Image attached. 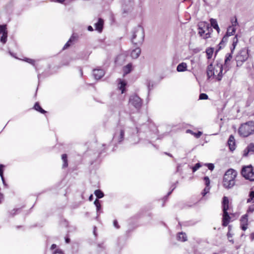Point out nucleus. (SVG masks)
<instances>
[{
    "label": "nucleus",
    "mask_w": 254,
    "mask_h": 254,
    "mask_svg": "<svg viewBox=\"0 0 254 254\" xmlns=\"http://www.w3.org/2000/svg\"><path fill=\"white\" fill-rule=\"evenodd\" d=\"M210 22L211 24L210 26L208 23L204 21L200 22L198 24V33L200 37L204 39L210 37V35L212 31V27L216 29L218 33H219L220 30L216 19L211 18Z\"/></svg>",
    "instance_id": "1"
},
{
    "label": "nucleus",
    "mask_w": 254,
    "mask_h": 254,
    "mask_svg": "<svg viewBox=\"0 0 254 254\" xmlns=\"http://www.w3.org/2000/svg\"><path fill=\"white\" fill-rule=\"evenodd\" d=\"M237 172L233 169H228L223 175V187L229 189L235 185Z\"/></svg>",
    "instance_id": "2"
},
{
    "label": "nucleus",
    "mask_w": 254,
    "mask_h": 254,
    "mask_svg": "<svg viewBox=\"0 0 254 254\" xmlns=\"http://www.w3.org/2000/svg\"><path fill=\"white\" fill-rule=\"evenodd\" d=\"M126 129L127 127L123 125L121 121H120L115 129V131L113 137L112 141L115 144L121 143L124 140L125 138V132Z\"/></svg>",
    "instance_id": "3"
},
{
    "label": "nucleus",
    "mask_w": 254,
    "mask_h": 254,
    "mask_svg": "<svg viewBox=\"0 0 254 254\" xmlns=\"http://www.w3.org/2000/svg\"><path fill=\"white\" fill-rule=\"evenodd\" d=\"M144 29L141 26L138 25L134 29L132 32L131 42L136 45H141L144 41Z\"/></svg>",
    "instance_id": "4"
},
{
    "label": "nucleus",
    "mask_w": 254,
    "mask_h": 254,
    "mask_svg": "<svg viewBox=\"0 0 254 254\" xmlns=\"http://www.w3.org/2000/svg\"><path fill=\"white\" fill-rule=\"evenodd\" d=\"M231 209L229 206V200L227 197H223V226H226L232 218L230 215L234 216Z\"/></svg>",
    "instance_id": "5"
},
{
    "label": "nucleus",
    "mask_w": 254,
    "mask_h": 254,
    "mask_svg": "<svg viewBox=\"0 0 254 254\" xmlns=\"http://www.w3.org/2000/svg\"><path fill=\"white\" fill-rule=\"evenodd\" d=\"M241 136L247 137L254 133V122L250 121L242 124L239 128Z\"/></svg>",
    "instance_id": "6"
},
{
    "label": "nucleus",
    "mask_w": 254,
    "mask_h": 254,
    "mask_svg": "<svg viewBox=\"0 0 254 254\" xmlns=\"http://www.w3.org/2000/svg\"><path fill=\"white\" fill-rule=\"evenodd\" d=\"M248 49L244 48L241 50L236 57L237 66L241 65L249 58Z\"/></svg>",
    "instance_id": "7"
},
{
    "label": "nucleus",
    "mask_w": 254,
    "mask_h": 254,
    "mask_svg": "<svg viewBox=\"0 0 254 254\" xmlns=\"http://www.w3.org/2000/svg\"><path fill=\"white\" fill-rule=\"evenodd\" d=\"M241 174L246 179L254 181V170L251 165L244 167Z\"/></svg>",
    "instance_id": "8"
},
{
    "label": "nucleus",
    "mask_w": 254,
    "mask_h": 254,
    "mask_svg": "<svg viewBox=\"0 0 254 254\" xmlns=\"http://www.w3.org/2000/svg\"><path fill=\"white\" fill-rule=\"evenodd\" d=\"M129 104L133 106L137 110H139L142 105V99L137 95L133 94L129 97Z\"/></svg>",
    "instance_id": "9"
},
{
    "label": "nucleus",
    "mask_w": 254,
    "mask_h": 254,
    "mask_svg": "<svg viewBox=\"0 0 254 254\" xmlns=\"http://www.w3.org/2000/svg\"><path fill=\"white\" fill-rule=\"evenodd\" d=\"M238 40L237 38V36H235L233 38V43H232V47L231 48V53L227 54L226 56V58L225 59V64L226 65L229 64V62L231 61L232 58V54L235 50L236 46L238 43Z\"/></svg>",
    "instance_id": "10"
},
{
    "label": "nucleus",
    "mask_w": 254,
    "mask_h": 254,
    "mask_svg": "<svg viewBox=\"0 0 254 254\" xmlns=\"http://www.w3.org/2000/svg\"><path fill=\"white\" fill-rule=\"evenodd\" d=\"M122 3L124 13H128L132 10L133 5L132 0H122Z\"/></svg>",
    "instance_id": "11"
},
{
    "label": "nucleus",
    "mask_w": 254,
    "mask_h": 254,
    "mask_svg": "<svg viewBox=\"0 0 254 254\" xmlns=\"http://www.w3.org/2000/svg\"><path fill=\"white\" fill-rule=\"evenodd\" d=\"M238 24L237 18L235 17L234 21H232V25L228 27L226 35L223 36V39L226 37L233 35L236 31V26Z\"/></svg>",
    "instance_id": "12"
},
{
    "label": "nucleus",
    "mask_w": 254,
    "mask_h": 254,
    "mask_svg": "<svg viewBox=\"0 0 254 254\" xmlns=\"http://www.w3.org/2000/svg\"><path fill=\"white\" fill-rule=\"evenodd\" d=\"M214 70H215V76H217V79L218 80H221L222 78L221 74L222 73V64H217L214 67H213Z\"/></svg>",
    "instance_id": "13"
},
{
    "label": "nucleus",
    "mask_w": 254,
    "mask_h": 254,
    "mask_svg": "<svg viewBox=\"0 0 254 254\" xmlns=\"http://www.w3.org/2000/svg\"><path fill=\"white\" fill-rule=\"evenodd\" d=\"M241 228L243 231L247 230L248 225V216L247 214L243 215L240 219Z\"/></svg>",
    "instance_id": "14"
},
{
    "label": "nucleus",
    "mask_w": 254,
    "mask_h": 254,
    "mask_svg": "<svg viewBox=\"0 0 254 254\" xmlns=\"http://www.w3.org/2000/svg\"><path fill=\"white\" fill-rule=\"evenodd\" d=\"M227 145L231 151H233L236 148L235 139L233 135H231L227 141Z\"/></svg>",
    "instance_id": "15"
},
{
    "label": "nucleus",
    "mask_w": 254,
    "mask_h": 254,
    "mask_svg": "<svg viewBox=\"0 0 254 254\" xmlns=\"http://www.w3.org/2000/svg\"><path fill=\"white\" fill-rule=\"evenodd\" d=\"M104 74L105 72L102 69H94L93 70V75L96 79H100Z\"/></svg>",
    "instance_id": "16"
},
{
    "label": "nucleus",
    "mask_w": 254,
    "mask_h": 254,
    "mask_svg": "<svg viewBox=\"0 0 254 254\" xmlns=\"http://www.w3.org/2000/svg\"><path fill=\"white\" fill-rule=\"evenodd\" d=\"M104 21L103 19L99 18L98 21L95 23V30L98 32L101 33L103 30Z\"/></svg>",
    "instance_id": "17"
},
{
    "label": "nucleus",
    "mask_w": 254,
    "mask_h": 254,
    "mask_svg": "<svg viewBox=\"0 0 254 254\" xmlns=\"http://www.w3.org/2000/svg\"><path fill=\"white\" fill-rule=\"evenodd\" d=\"M249 153L254 154V143H251L247 146L244 150V156H247Z\"/></svg>",
    "instance_id": "18"
},
{
    "label": "nucleus",
    "mask_w": 254,
    "mask_h": 254,
    "mask_svg": "<svg viewBox=\"0 0 254 254\" xmlns=\"http://www.w3.org/2000/svg\"><path fill=\"white\" fill-rule=\"evenodd\" d=\"M207 75L208 78H210L212 76H215V70H214L213 69V67L212 64H209L207 66Z\"/></svg>",
    "instance_id": "19"
},
{
    "label": "nucleus",
    "mask_w": 254,
    "mask_h": 254,
    "mask_svg": "<svg viewBox=\"0 0 254 254\" xmlns=\"http://www.w3.org/2000/svg\"><path fill=\"white\" fill-rule=\"evenodd\" d=\"M140 53V49L139 48H137L131 51L130 56L133 59H135L139 56Z\"/></svg>",
    "instance_id": "20"
},
{
    "label": "nucleus",
    "mask_w": 254,
    "mask_h": 254,
    "mask_svg": "<svg viewBox=\"0 0 254 254\" xmlns=\"http://www.w3.org/2000/svg\"><path fill=\"white\" fill-rule=\"evenodd\" d=\"M75 39L76 37L73 34L69 38L68 41L66 42V43L64 45L63 49L65 50L70 47L71 44L75 40Z\"/></svg>",
    "instance_id": "21"
},
{
    "label": "nucleus",
    "mask_w": 254,
    "mask_h": 254,
    "mask_svg": "<svg viewBox=\"0 0 254 254\" xmlns=\"http://www.w3.org/2000/svg\"><path fill=\"white\" fill-rule=\"evenodd\" d=\"M132 65L131 64H128L127 65L123 67L124 75L130 73L132 70Z\"/></svg>",
    "instance_id": "22"
},
{
    "label": "nucleus",
    "mask_w": 254,
    "mask_h": 254,
    "mask_svg": "<svg viewBox=\"0 0 254 254\" xmlns=\"http://www.w3.org/2000/svg\"><path fill=\"white\" fill-rule=\"evenodd\" d=\"M187 65L185 63L179 64L177 67V70L178 72H183L187 70Z\"/></svg>",
    "instance_id": "23"
},
{
    "label": "nucleus",
    "mask_w": 254,
    "mask_h": 254,
    "mask_svg": "<svg viewBox=\"0 0 254 254\" xmlns=\"http://www.w3.org/2000/svg\"><path fill=\"white\" fill-rule=\"evenodd\" d=\"M127 83L125 81L120 79L119 82V88L121 90L122 93H123L125 90V87Z\"/></svg>",
    "instance_id": "24"
},
{
    "label": "nucleus",
    "mask_w": 254,
    "mask_h": 254,
    "mask_svg": "<svg viewBox=\"0 0 254 254\" xmlns=\"http://www.w3.org/2000/svg\"><path fill=\"white\" fill-rule=\"evenodd\" d=\"M177 238L178 240L182 242H185L187 240V237L186 233L183 232L179 233L178 235Z\"/></svg>",
    "instance_id": "25"
},
{
    "label": "nucleus",
    "mask_w": 254,
    "mask_h": 254,
    "mask_svg": "<svg viewBox=\"0 0 254 254\" xmlns=\"http://www.w3.org/2000/svg\"><path fill=\"white\" fill-rule=\"evenodd\" d=\"M62 159L63 161V168H64L68 166L67 156L66 154L62 155Z\"/></svg>",
    "instance_id": "26"
},
{
    "label": "nucleus",
    "mask_w": 254,
    "mask_h": 254,
    "mask_svg": "<svg viewBox=\"0 0 254 254\" xmlns=\"http://www.w3.org/2000/svg\"><path fill=\"white\" fill-rule=\"evenodd\" d=\"M222 108H218L217 109V115L216 119V122H218L219 121H222Z\"/></svg>",
    "instance_id": "27"
},
{
    "label": "nucleus",
    "mask_w": 254,
    "mask_h": 254,
    "mask_svg": "<svg viewBox=\"0 0 254 254\" xmlns=\"http://www.w3.org/2000/svg\"><path fill=\"white\" fill-rule=\"evenodd\" d=\"M34 109L42 114H44L46 112L44 109H43L40 106L39 103L36 102L34 106Z\"/></svg>",
    "instance_id": "28"
},
{
    "label": "nucleus",
    "mask_w": 254,
    "mask_h": 254,
    "mask_svg": "<svg viewBox=\"0 0 254 254\" xmlns=\"http://www.w3.org/2000/svg\"><path fill=\"white\" fill-rule=\"evenodd\" d=\"M187 133H190L192 135H193L196 138H199L202 134V132L201 131H198L197 132L195 133L193 132L191 130L187 129L186 131Z\"/></svg>",
    "instance_id": "29"
},
{
    "label": "nucleus",
    "mask_w": 254,
    "mask_h": 254,
    "mask_svg": "<svg viewBox=\"0 0 254 254\" xmlns=\"http://www.w3.org/2000/svg\"><path fill=\"white\" fill-rule=\"evenodd\" d=\"M94 204L95 205V206L96 207L97 213V215L98 216L99 215V210L101 209V205L100 204V201L97 199H96L94 201Z\"/></svg>",
    "instance_id": "30"
},
{
    "label": "nucleus",
    "mask_w": 254,
    "mask_h": 254,
    "mask_svg": "<svg viewBox=\"0 0 254 254\" xmlns=\"http://www.w3.org/2000/svg\"><path fill=\"white\" fill-rule=\"evenodd\" d=\"M94 194L98 198H101L104 195V193L100 190H96Z\"/></svg>",
    "instance_id": "31"
},
{
    "label": "nucleus",
    "mask_w": 254,
    "mask_h": 254,
    "mask_svg": "<svg viewBox=\"0 0 254 254\" xmlns=\"http://www.w3.org/2000/svg\"><path fill=\"white\" fill-rule=\"evenodd\" d=\"M228 229H229V231L227 234L228 239L230 242H232V243H233L234 241H233V240L232 239L233 234L231 233V226L230 225L229 226Z\"/></svg>",
    "instance_id": "32"
},
{
    "label": "nucleus",
    "mask_w": 254,
    "mask_h": 254,
    "mask_svg": "<svg viewBox=\"0 0 254 254\" xmlns=\"http://www.w3.org/2000/svg\"><path fill=\"white\" fill-rule=\"evenodd\" d=\"M207 59H211L213 53V49L212 48H208L206 50Z\"/></svg>",
    "instance_id": "33"
},
{
    "label": "nucleus",
    "mask_w": 254,
    "mask_h": 254,
    "mask_svg": "<svg viewBox=\"0 0 254 254\" xmlns=\"http://www.w3.org/2000/svg\"><path fill=\"white\" fill-rule=\"evenodd\" d=\"M7 32L2 34V36L0 38V42L2 43L3 44H5L6 42L7 41Z\"/></svg>",
    "instance_id": "34"
},
{
    "label": "nucleus",
    "mask_w": 254,
    "mask_h": 254,
    "mask_svg": "<svg viewBox=\"0 0 254 254\" xmlns=\"http://www.w3.org/2000/svg\"><path fill=\"white\" fill-rule=\"evenodd\" d=\"M7 33L6 27L5 25H0V34Z\"/></svg>",
    "instance_id": "35"
},
{
    "label": "nucleus",
    "mask_w": 254,
    "mask_h": 254,
    "mask_svg": "<svg viewBox=\"0 0 254 254\" xmlns=\"http://www.w3.org/2000/svg\"><path fill=\"white\" fill-rule=\"evenodd\" d=\"M201 166V164L200 163H197L195 164V165L192 167V172L194 173Z\"/></svg>",
    "instance_id": "36"
},
{
    "label": "nucleus",
    "mask_w": 254,
    "mask_h": 254,
    "mask_svg": "<svg viewBox=\"0 0 254 254\" xmlns=\"http://www.w3.org/2000/svg\"><path fill=\"white\" fill-rule=\"evenodd\" d=\"M210 190L209 186H206V187L204 189L203 191L202 192V195L203 196H205L207 193L209 192Z\"/></svg>",
    "instance_id": "37"
},
{
    "label": "nucleus",
    "mask_w": 254,
    "mask_h": 254,
    "mask_svg": "<svg viewBox=\"0 0 254 254\" xmlns=\"http://www.w3.org/2000/svg\"><path fill=\"white\" fill-rule=\"evenodd\" d=\"M210 190L209 186H206V187L204 189L203 191L202 192V195L203 196H205L207 193L209 192Z\"/></svg>",
    "instance_id": "38"
},
{
    "label": "nucleus",
    "mask_w": 254,
    "mask_h": 254,
    "mask_svg": "<svg viewBox=\"0 0 254 254\" xmlns=\"http://www.w3.org/2000/svg\"><path fill=\"white\" fill-rule=\"evenodd\" d=\"M208 98V95L205 93H201L199 96V99L200 100H205V99H207Z\"/></svg>",
    "instance_id": "39"
},
{
    "label": "nucleus",
    "mask_w": 254,
    "mask_h": 254,
    "mask_svg": "<svg viewBox=\"0 0 254 254\" xmlns=\"http://www.w3.org/2000/svg\"><path fill=\"white\" fill-rule=\"evenodd\" d=\"M203 181L204 182L205 185L206 186H209L210 185V180L208 177L205 176L203 178Z\"/></svg>",
    "instance_id": "40"
},
{
    "label": "nucleus",
    "mask_w": 254,
    "mask_h": 254,
    "mask_svg": "<svg viewBox=\"0 0 254 254\" xmlns=\"http://www.w3.org/2000/svg\"><path fill=\"white\" fill-rule=\"evenodd\" d=\"M204 165L208 167V169L211 171H212L214 168V166L212 163H206L204 164Z\"/></svg>",
    "instance_id": "41"
},
{
    "label": "nucleus",
    "mask_w": 254,
    "mask_h": 254,
    "mask_svg": "<svg viewBox=\"0 0 254 254\" xmlns=\"http://www.w3.org/2000/svg\"><path fill=\"white\" fill-rule=\"evenodd\" d=\"M25 61H26V62L34 65V64H35V61L34 60H32V59H29V58H26L25 60H24Z\"/></svg>",
    "instance_id": "42"
},
{
    "label": "nucleus",
    "mask_w": 254,
    "mask_h": 254,
    "mask_svg": "<svg viewBox=\"0 0 254 254\" xmlns=\"http://www.w3.org/2000/svg\"><path fill=\"white\" fill-rule=\"evenodd\" d=\"M5 166L2 164L0 165V176L1 178H2V176H3V168H4Z\"/></svg>",
    "instance_id": "43"
},
{
    "label": "nucleus",
    "mask_w": 254,
    "mask_h": 254,
    "mask_svg": "<svg viewBox=\"0 0 254 254\" xmlns=\"http://www.w3.org/2000/svg\"><path fill=\"white\" fill-rule=\"evenodd\" d=\"M53 254H64L63 251L60 249H56L53 253Z\"/></svg>",
    "instance_id": "44"
},
{
    "label": "nucleus",
    "mask_w": 254,
    "mask_h": 254,
    "mask_svg": "<svg viewBox=\"0 0 254 254\" xmlns=\"http://www.w3.org/2000/svg\"><path fill=\"white\" fill-rule=\"evenodd\" d=\"M20 210V208H17V209H13L10 212V214L12 216H14L16 212L17 211H19Z\"/></svg>",
    "instance_id": "45"
},
{
    "label": "nucleus",
    "mask_w": 254,
    "mask_h": 254,
    "mask_svg": "<svg viewBox=\"0 0 254 254\" xmlns=\"http://www.w3.org/2000/svg\"><path fill=\"white\" fill-rule=\"evenodd\" d=\"M114 226L117 229H119L120 228V226L118 224V222L117 220H115L113 222Z\"/></svg>",
    "instance_id": "46"
},
{
    "label": "nucleus",
    "mask_w": 254,
    "mask_h": 254,
    "mask_svg": "<svg viewBox=\"0 0 254 254\" xmlns=\"http://www.w3.org/2000/svg\"><path fill=\"white\" fill-rule=\"evenodd\" d=\"M254 211V204L249 207L248 212H253Z\"/></svg>",
    "instance_id": "47"
},
{
    "label": "nucleus",
    "mask_w": 254,
    "mask_h": 254,
    "mask_svg": "<svg viewBox=\"0 0 254 254\" xmlns=\"http://www.w3.org/2000/svg\"><path fill=\"white\" fill-rule=\"evenodd\" d=\"M52 2H56L60 3H63L65 0H51Z\"/></svg>",
    "instance_id": "48"
},
{
    "label": "nucleus",
    "mask_w": 254,
    "mask_h": 254,
    "mask_svg": "<svg viewBox=\"0 0 254 254\" xmlns=\"http://www.w3.org/2000/svg\"><path fill=\"white\" fill-rule=\"evenodd\" d=\"M172 190L169 192H168V193L167 194V196H168L171 194V193L172 192L173 190L176 188V186L175 185H173L172 186Z\"/></svg>",
    "instance_id": "49"
},
{
    "label": "nucleus",
    "mask_w": 254,
    "mask_h": 254,
    "mask_svg": "<svg viewBox=\"0 0 254 254\" xmlns=\"http://www.w3.org/2000/svg\"><path fill=\"white\" fill-rule=\"evenodd\" d=\"M249 196L254 198V191H250Z\"/></svg>",
    "instance_id": "50"
},
{
    "label": "nucleus",
    "mask_w": 254,
    "mask_h": 254,
    "mask_svg": "<svg viewBox=\"0 0 254 254\" xmlns=\"http://www.w3.org/2000/svg\"><path fill=\"white\" fill-rule=\"evenodd\" d=\"M3 199V195L0 192V204L2 202Z\"/></svg>",
    "instance_id": "51"
},
{
    "label": "nucleus",
    "mask_w": 254,
    "mask_h": 254,
    "mask_svg": "<svg viewBox=\"0 0 254 254\" xmlns=\"http://www.w3.org/2000/svg\"><path fill=\"white\" fill-rule=\"evenodd\" d=\"M87 29L89 31H93V27L91 26H90V25L88 26Z\"/></svg>",
    "instance_id": "52"
},
{
    "label": "nucleus",
    "mask_w": 254,
    "mask_h": 254,
    "mask_svg": "<svg viewBox=\"0 0 254 254\" xmlns=\"http://www.w3.org/2000/svg\"><path fill=\"white\" fill-rule=\"evenodd\" d=\"M56 247H57V245L56 244H53L51 247V249L54 250V249H56Z\"/></svg>",
    "instance_id": "53"
},
{
    "label": "nucleus",
    "mask_w": 254,
    "mask_h": 254,
    "mask_svg": "<svg viewBox=\"0 0 254 254\" xmlns=\"http://www.w3.org/2000/svg\"><path fill=\"white\" fill-rule=\"evenodd\" d=\"M250 238H251L252 240H254V233H252L251 234Z\"/></svg>",
    "instance_id": "54"
},
{
    "label": "nucleus",
    "mask_w": 254,
    "mask_h": 254,
    "mask_svg": "<svg viewBox=\"0 0 254 254\" xmlns=\"http://www.w3.org/2000/svg\"><path fill=\"white\" fill-rule=\"evenodd\" d=\"M253 199V198H252V197H250V198L247 199V203L251 202Z\"/></svg>",
    "instance_id": "55"
},
{
    "label": "nucleus",
    "mask_w": 254,
    "mask_h": 254,
    "mask_svg": "<svg viewBox=\"0 0 254 254\" xmlns=\"http://www.w3.org/2000/svg\"><path fill=\"white\" fill-rule=\"evenodd\" d=\"M65 241L66 243H69L70 242V239L66 237L65 238Z\"/></svg>",
    "instance_id": "56"
},
{
    "label": "nucleus",
    "mask_w": 254,
    "mask_h": 254,
    "mask_svg": "<svg viewBox=\"0 0 254 254\" xmlns=\"http://www.w3.org/2000/svg\"><path fill=\"white\" fill-rule=\"evenodd\" d=\"M147 87H148V92H149V91L151 90V84H150V83L149 82L148 83V85H147Z\"/></svg>",
    "instance_id": "57"
},
{
    "label": "nucleus",
    "mask_w": 254,
    "mask_h": 254,
    "mask_svg": "<svg viewBox=\"0 0 254 254\" xmlns=\"http://www.w3.org/2000/svg\"><path fill=\"white\" fill-rule=\"evenodd\" d=\"M1 180L2 181L3 184L4 185L6 186V183H5V180L4 179L3 176H2V178H1Z\"/></svg>",
    "instance_id": "58"
},
{
    "label": "nucleus",
    "mask_w": 254,
    "mask_h": 254,
    "mask_svg": "<svg viewBox=\"0 0 254 254\" xmlns=\"http://www.w3.org/2000/svg\"><path fill=\"white\" fill-rule=\"evenodd\" d=\"M222 44V39L220 41V42H219V48H221V45Z\"/></svg>",
    "instance_id": "59"
},
{
    "label": "nucleus",
    "mask_w": 254,
    "mask_h": 254,
    "mask_svg": "<svg viewBox=\"0 0 254 254\" xmlns=\"http://www.w3.org/2000/svg\"><path fill=\"white\" fill-rule=\"evenodd\" d=\"M96 227H94V232H93V233H94V235H95V236H96V232H95V229H96Z\"/></svg>",
    "instance_id": "60"
},
{
    "label": "nucleus",
    "mask_w": 254,
    "mask_h": 254,
    "mask_svg": "<svg viewBox=\"0 0 254 254\" xmlns=\"http://www.w3.org/2000/svg\"><path fill=\"white\" fill-rule=\"evenodd\" d=\"M93 195L91 194L89 197V200H91L92 199Z\"/></svg>",
    "instance_id": "61"
},
{
    "label": "nucleus",
    "mask_w": 254,
    "mask_h": 254,
    "mask_svg": "<svg viewBox=\"0 0 254 254\" xmlns=\"http://www.w3.org/2000/svg\"><path fill=\"white\" fill-rule=\"evenodd\" d=\"M165 154H166L167 155H168V156H169L170 157H172V155L170 153H165Z\"/></svg>",
    "instance_id": "62"
},
{
    "label": "nucleus",
    "mask_w": 254,
    "mask_h": 254,
    "mask_svg": "<svg viewBox=\"0 0 254 254\" xmlns=\"http://www.w3.org/2000/svg\"><path fill=\"white\" fill-rule=\"evenodd\" d=\"M81 74H82V71L80 70Z\"/></svg>",
    "instance_id": "63"
},
{
    "label": "nucleus",
    "mask_w": 254,
    "mask_h": 254,
    "mask_svg": "<svg viewBox=\"0 0 254 254\" xmlns=\"http://www.w3.org/2000/svg\"><path fill=\"white\" fill-rule=\"evenodd\" d=\"M219 126H220V127H221V123L220 124Z\"/></svg>",
    "instance_id": "64"
}]
</instances>
